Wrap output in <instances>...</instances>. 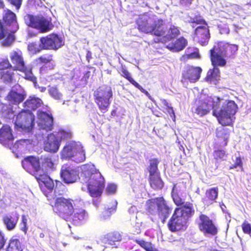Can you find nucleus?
<instances>
[{"mask_svg": "<svg viewBox=\"0 0 251 251\" xmlns=\"http://www.w3.org/2000/svg\"><path fill=\"white\" fill-rule=\"evenodd\" d=\"M104 238L106 243L114 245L115 242H120L122 240V235L118 231H113L106 234Z\"/></svg>", "mask_w": 251, "mask_h": 251, "instance_id": "nucleus-37", "label": "nucleus"}, {"mask_svg": "<svg viewBox=\"0 0 251 251\" xmlns=\"http://www.w3.org/2000/svg\"><path fill=\"white\" fill-rule=\"evenodd\" d=\"M159 163V160L158 158H153L149 160V165L147 168L149 175L160 173L158 167Z\"/></svg>", "mask_w": 251, "mask_h": 251, "instance_id": "nucleus-40", "label": "nucleus"}, {"mask_svg": "<svg viewBox=\"0 0 251 251\" xmlns=\"http://www.w3.org/2000/svg\"><path fill=\"white\" fill-rule=\"evenodd\" d=\"M13 70L9 69V70L3 71L1 73V79L6 82H11L13 78Z\"/></svg>", "mask_w": 251, "mask_h": 251, "instance_id": "nucleus-44", "label": "nucleus"}, {"mask_svg": "<svg viewBox=\"0 0 251 251\" xmlns=\"http://www.w3.org/2000/svg\"><path fill=\"white\" fill-rule=\"evenodd\" d=\"M14 137L9 126H4L0 129V143L4 146L11 149Z\"/></svg>", "mask_w": 251, "mask_h": 251, "instance_id": "nucleus-22", "label": "nucleus"}, {"mask_svg": "<svg viewBox=\"0 0 251 251\" xmlns=\"http://www.w3.org/2000/svg\"><path fill=\"white\" fill-rule=\"evenodd\" d=\"M167 25L165 22L162 19H158L154 21L151 34L163 38L165 33L166 32Z\"/></svg>", "mask_w": 251, "mask_h": 251, "instance_id": "nucleus-28", "label": "nucleus"}, {"mask_svg": "<svg viewBox=\"0 0 251 251\" xmlns=\"http://www.w3.org/2000/svg\"><path fill=\"white\" fill-rule=\"evenodd\" d=\"M195 113L200 116H203L210 111V106L206 100H199L196 101Z\"/></svg>", "mask_w": 251, "mask_h": 251, "instance_id": "nucleus-34", "label": "nucleus"}, {"mask_svg": "<svg viewBox=\"0 0 251 251\" xmlns=\"http://www.w3.org/2000/svg\"><path fill=\"white\" fill-rule=\"evenodd\" d=\"M25 23L28 26H31V15L27 14L25 16Z\"/></svg>", "mask_w": 251, "mask_h": 251, "instance_id": "nucleus-64", "label": "nucleus"}, {"mask_svg": "<svg viewBox=\"0 0 251 251\" xmlns=\"http://www.w3.org/2000/svg\"><path fill=\"white\" fill-rule=\"evenodd\" d=\"M33 175L38 182L40 189L47 198L48 201L50 197H54L56 196L55 194H52L54 188L53 180L46 173H34Z\"/></svg>", "mask_w": 251, "mask_h": 251, "instance_id": "nucleus-7", "label": "nucleus"}, {"mask_svg": "<svg viewBox=\"0 0 251 251\" xmlns=\"http://www.w3.org/2000/svg\"><path fill=\"white\" fill-rule=\"evenodd\" d=\"M50 204L52 206L53 211L60 217L66 221L75 210L76 205V200L71 198H65L64 197H50Z\"/></svg>", "mask_w": 251, "mask_h": 251, "instance_id": "nucleus-4", "label": "nucleus"}, {"mask_svg": "<svg viewBox=\"0 0 251 251\" xmlns=\"http://www.w3.org/2000/svg\"><path fill=\"white\" fill-rule=\"evenodd\" d=\"M26 221L27 219L25 216L22 217V222L21 224V228L25 233L26 232Z\"/></svg>", "mask_w": 251, "mask_h": 251, "instance_id": "nucleus-60", "label": "nucleus"}, {"mask_svg": "<svg viewBox=\"0 0 251 251\" xmlns=\"http://www.w3.org/2000/svg\"><path fill=\"white\" fill-rule=\"evenodd\" d=\"M88 217L87 211L79 206L75 205V210L70 217V219H68L66 221L70 222L72 224L76 226L82 224L86 221Z\"/></svg>", "mask_w": 251, "mask_h": 251, "instance_id": "nucleus-15", "label": "nucleus"}, {"mask_svg": "<svg viewBox=\"0 0 251 251\" xmlns=\"http://www.w3.org/2000/svg\"><path fill=\"white\" fill-rule=\"evenodd\" d=\"M229 130L224 127H219L216 129L215 134L218 143L221 146L227 145L229 137Z\"/></svg>", "mask_w": 251, "mask_h": 251, "instance_id": "nucleus-29", "label": "nucleus"}, {"mask_svg": "<svg viewBox=\"0 0 251 251\" xmlns=\"http://www.w3.org/2000/svg\"><path fill=\"white\" fill-rule=\"evenodd\" d=\"M46 50H57L64 45L63 38L56 33H52L40 39Z\"/></svg>", "mask_w": 251, "mask_h": 251, "instance_id": "nucleus-11", "label": "nucleus"}, {"mask_svg": "<svg viewBox=\"0 0 251 251\" xmlns=\"http://www.w3.org/2000/svg\"><path fill=\"white\" fill-rule=\"evenodd\" d=\"M237 167H239L242 170H243V162L240 156L236 157L234 164L229 166V169H234L237 168Z\"/></svg>", "mask_w": 251, "mask_h": 251, "instance_id": "nucleus-50", "label": "nucleus"}, {"mask_svg": "<svg viewBox=\"0 0 251 251\" xmlns=\"http://www.w3.org/2000/svg\"><path fill=\"white\" fill-rule=\"evenodd\" d=\"M237 104L233 100H228L225 106H223L219 112L214 110L212 112L218 122L223 126H231L233 121L232 116L236 113Z\"/></svg>", "mask_w": 251, "mask_h": 251, "instance_id": "nucleus-6", "label": "nucleus"}, {"mask_svg": "<svg viewBox=\"0 0 251 251\" xmlns=\"http://www.w3.org/2000/svg\"><path fill=\"white\" fill-rule=\"evenodd\" d=\"M0 40H3L1 43L2 46L9 47L15 40L14 35L9 33L3 28L1 23L0 22Z\"/></svg>", "mask_w": 251, "mask_h": 251, "instance_id": "nucleus-32", "label": "nucleus"}, {"mask_svg": "<svg viewBox=\"0 0 251 251\" xmlns=\"http://www.w3.org/2000/svg\"><path fill=\"white\" fill-rule=\"evenodd\" d=\"M79 145L75 141H70L67 142L61 151V158L71 159Z\"/></svg>", "mask_w": 251, "mask_h": 251, "instance_id": "nucleus-24", "label": "nucleus"}, {"mask_svg": "<svg viewBox=\"0 0 251 251\" xmlns=\"http://www.w3.org/2000/svg\"><path fill=\"white\" fill-rule=\"evenodd\" d=\"M12 5L15 6L16 9L18 10L21 5L22 0H8Z\"/></svg>", "mask_w": 251, "mask_h": 251, "instance_id": "nucleus-61", "label": "nucleus"}, {"mask_svg": "<svg viewBox=\"0 0 251 251\" xmlns=\"http://www.w3.org/2000/svg\"><path fill=\"white\" fill-rule=\"evenodd\" d=\"M120 75L124 77L125 79L129 81L134 86L138 88L141 92L145 94L148 96L151 100V96H150L149 92L144 89L136 81H135L132 77L131 74L128 72L125 66H121L118 71Z\"/></svg>", "mask_w": 251, "mask_h": 251, "instance_id": "nucleus-25", "label": "nucleus"}, {"mask_svg": "<svg viewBox=\"0 0 251 251\" xmlns=\"http://www.w3.org/2000/svg\"><path fill=\"white\" fill-rule=\"evenodd\" d=\"M180 4L184 6H190L192 3L193 0H178Z\"/></svg>", "mask_w": 251, "mask_h": 251, "instance_id": "nucleus-63", "label": "nucleus"}, {"mask_svg": "<svg viewBox=\"0 0 251 251\" xmlns=\"http://www.w3.org/2000/svg\"><path fill=\"white\" fill-rule=\"evenodd\" d=\"M5 24L11 27L10 29L11 32H15L19 28L17 23L16 16L14 13L11 10H4V14L3 17Z\"/></svg>", "mask_w": 251, "mask_h": 251, "instance_id": "nucleus-26", "label": "nucleus"}, {"mask_svg": "<svg viewBox=\"0 0 251 251\" xmlns=\"http://www.w3.org/2000/svg\"><path fill=\"white\" fill-rule=\"evenodd\" d=\"M32 168L35 173H46L49 169L53 170L54 163L50 157H44L39 159L32 156Z\"/></svg>", "mask_w": 251, "mask_h": 251, "instance_id": "nucleus-12", "label": "nucleus"}, {"mask_svg": "<svg viewBox=\"0 0 251 251\" xmlns=\"http://www.w3.org/2000/svg\"><path fill=\"white\" fill-rule=\"evenodd\" d=\"M227 156L226 151L223 150H218L213 152L214 158L217 161L225 160Z\"/></svg>", "mask_w": 251, "mask_h": 251, "instance_id": "nucleus-45", "label": "nucleus"}, {"mask_svg": "<svg viewBox=\"0 0 251 251\" xmlns=\"http://www.w3.org/2000/svg\"><path fill=\"white\" fill-rule=\"evenodd\" d=\"M202 71L200 67L188 65L182 71V78L184 81L195 83L200 78Z\"/></svg>", "mask_w": 251, "mask_h": 251, "instance_id": "nucleus-14", "label": "nucleus"}, {"mask_svg": "<svg viewBox=\"0 0 251 251\" xmlns=\"http://www.w3.org/2000/svg\"><path fill=\"white\" fill-rule=\"evenodd\" d=\"M187 45V40L183 37H180L174 42L169 44L167 46V48L171 51L178 52L183 50Z\"/></svg>", "mask_w": 251, "mask_h": 251, "instance_id": "nucleus-35", "label": "nucleus"}, {"mask_svg": "<svg viewBox=\"0 0 251 251\" xmlns=\"http://www.w3.org/2000/svg\"><path fill=\"white\" fill-rule=\"evenodd\" d=\"M15 128L24 133L31 131V112L28 109L19 113L15 120Z\"/></svg>", "mask_w": 251, "mask_h": 251, "instance_id": "nucleus-10", "label": "nucleus"}, {"mask_svg": "<svg viewBox=\"0 0 251 251\" xmlns=\"http://www.w3.org/2000/svg\"><path fill=\"white\" fill-rule=\"evenodd\" d=\"M19 220V216L16 213L3 216L2 221L4 225L8 230L14 229Z\"/></svg>", "mask_w": 251, "mask_h": 251, "instance_id": "nucleus-33", "label": "nucleus"}, {"mask_svg": "<svg viewBox=\"0 0 251 251\" xmlns=\"http://www.w3.org/2000/svg\"><path fill=\"white\" fill-rule=\"evenodd\" d=\"M32 110H34L38 108L43 106V102L41 99L38 98L32 97Z\"/></svg>", "mask_w": 251, "mask_h": 251, "instance_id": "nucleus-51", "label": "nucleus"}, {"mask_svg": "<svg viewBox=\"0 0 251 251\" xmlns=\"http://www.w3.org/2000/svg\"><path fill=\"white\" fill-rule=\"evenodd\" d=\"M61 177L66 183H72L76 181L78 177L77 171L70 166L65 165L62 167Z\"/></svg>", "mask_w": 251, "mask_h": 251, "instance_id": "nucleus-18", "label": "nucleus"}, {"mask_svg": "<svg viewBox=\"0 0 251 251\" xmlns=\"http://www.w3.org/2000/svg\"><path fill=\"white\" fill-rule=\"evenodd\" d=\"M32 82L33 83L34 87L37 89H39V91L41 92H44L46 91V88L43 86L42 85H41V82H39V83L37 81L36 78L34 76H32Z\"/></svg>", "mask_w": 251, "mask_h": 251, "instance_id": "nucleus-52", "label": "nucleus"}, {"mask_svg": "<svg viewBox=\"0 0 251 251\" xmlns=\"http://www.w3.org/2000/svg\"><path fill=\"white\" fill-rule=\"evenodd\" d=\"M192 22L193 23H196L197 24H203L207 25L206 21L204 19L201 18V16L195 17L193 19V21Z\"/></svg>", "mask_w": 251, "mask_h": 251, "instance_id": "nucleus-58", "label": "nucleus"}, {"mask_svg": "<svg viewBox=\"0 0 251 251\" xmlns=\"http://www.w3.org/2000/svg\"><path fill=\"white\" fill-rule=\"evenodd\" d=\"M37 124L39 127L47 132L53 128V118L51 114L39 110L37 113Z\"/></svg>", "mask_w": 251, "mask_h": 251, "instance_id": "nucleus-13", "label": "nucleus"}, {"mask_svg": "<svg viewBox=\"0 0 251 251\" xmlns=\"http://www.w3.org/2000/svg\"><path fill=\"white\" fill-rule=\"evenodd\" d=\"M9 57L11 61V68L13 70L24 71L25 67L22 53L21 50H17L10 52Z\"/></svg>", "mask_w": 251, "mask_h": 251, "instance_id": "nucleus-17", "label": "nucleus"}, {"mask_svg": "<svg viewBox=\"0 0 251 251\" xmlns=\"http://www.w3.org/2000/svg\"><path fill=\"white\" fill-rule=\"evenodd\" d=\"M238 50V46L236 44H230L224 41L216 42L212 48L209 50V54L216 58L218 56L225 61L226 65V59H232L234 58Z\"/></svg>", "mask_w": 251, "mask_h": 251, "instance_id": "nucleus-5", "label": "nucleus"}, {"mask_svg": "<svg viewBox=\"0 0 251 251\" xmlns=\"http://www.w3.org/2000/svg\"><path fill=\"white\" fill-rule=\"evenodd\" d=\"M117 190V186L113 183L108 184L107 186L105 192L107 195H110L114 194Z\"/></svg>", "mask_w": 251, "mask_h": 251, "instance_id": "nucleus-53", "label": "nucleus"}, {"mask_svg": "<svg viewBox=\"0 0 251 251\" xmlns=\"http://www.w3.org/2000/svg\"><path fill=\"white\" fill-rule=\"evenodd\" d=\"M164 104L166 106V110L167 112L170 115L173 121H175L176 120V116L173 108L172 106H169L168 103L166 101L164 100Z\"/></svg>", "mask_w": 251, "mask_h": 251, "instance_id": "nucleus-55", "label": "nucleus"}, {"mask_svg": "<svg viewBox=\"0 0 251 251\" xmlns=\"http://www.w3.org/2000/svg\"><path fill=\"white\" fill-rule=\"evenodd\" d=\"M148 181L151 188L154 191L161 190L164 186L160 173L149 175Z\"/></svg>", "mask_w": 251, "mask_h": 251, "instance_id": "nucleus-30", "label": "nucleus"}, {"mask_svg": "<svg viewBox=\"0 0 251 251\" xmlns=\"http://www.w3.org/2000/svg\"><path fill=\"white\" fill-rule=\"evenodd\" d=\"M6 241L4 233L0 230V250L4 247Z\"/></svg>", "mask_w": 251, "mask_h": 251, "instance_id": "nucleus-62", "label": "nucleus"}, {"mask_svg": "<svg viewBox=\"0 0 251 251\" xmlns=\"http://www.w3.org/2000/svg\"><path fill=\"white\" fill-rule=\"evenodd\" d=\"M79 180L82 189L87 190L92 197L101 196L105 187L104 178L94 164L88 163L82 166Z\"/></svg>", "mask_w": 251, "mask_h": 251, "instance_id": "nucleus-2", "label": "nucleus"}, {"mask_svg": "<svg viewBox=\"0 0 251 251\" xmlns=\"http://www.w3.org/2000/svg\"><path fill=\"white\" fill-rule=\"evenodd\" d=\"M25 91L19 85H15L7 95V100L11 104H17L25 98Z\"/></svg>", "mask_w": 251, "mask_h": 251, "instance_id": "nucleus-19", "label": "nucleus"}, {"mask_svg": "<svg viewBox=\"0 0 251 251\" xmlns=\"http://www.w3.org/2000/svg\"><path fill=\"white\" fill-rule=\"evenodd\" d=\"M110 99L108 98H94L95 102L98 106L100 110L103 112L108 111L110 104Z\"/></svg>", "mask_w": 251, "mask_h": 251, "instance_id": "nucleus-39", "label": "nucleus"}, {"mask_svg": "<svg viewBox=\"0 0 251 251\" xmlns=\"http://www.w3.org/2000/svg\"><path fill=\"white\" fill-rule=\"evenodd\" d=\"M219 189L217 187L210 188L205 192V198L203 201L206 203L212 204L216 201L218 196Z\"/></svg>", "mask_w": 251, "mask_h": 251, "instance_id": "nucleus-36", "label": "nucleus"}, {"mask_svg": "<svg viewBox=\"0 0 251 251\" xmlns=\"http://www.w3.org/2000/svg\"><path fill=\"white\" fill-rule=\"evenodd\" d=\"M242 228L244 233L250 234L251 233V225L247 221H245L242 225Z\"/></svg>", "mask_w": 251, "mask_h": 251, "instance_id": "nucleus-56", "label": "nucleus"}, {"mask_svg": "<svg viewBox=\"0 0 251 251\" xmlns=\"http://www.w3.org/2000/svg\"><path fill=\"white\" fill-rule=\"evenodd\" d=\"M171 197L174 203L178 207L175 209L167 226L169 229L174 232L186 228L189 219L194 215L195 211L192 202L187 201L184 203L178 194L176 184L173 185Z\"/></svg>", "mask_w": 251, "mask_h": 251, "instance_id": "nucleus-1", "label": "nucleus"}, {"mask_svg": "<svg viewBox=\"0 0 251 251\" xmlns=\"http://www.w3.org/2000/svg\"><path fill=\"white\" fill-rule=\"evenodd\" d=\"M22 164L23 168L29 174H31V156L25 157L22 161Z\"/></svg>", "mask_w": 251, "mask_h": 251, "instance_id": "nucleus-46", "label": "nucleus"}, {"mask_svg": "<svg viewBox=\"0 0 251 251\" xmlns=\"http://www.w3.org/2000/svg\"><path fill=\"white\" fill-rule=\"evenodd\" d=\"M57 133L59 135L60 139L59 140H67L72 138V134L70 130H66L63 129H60Z\"/></svg>", "mask_w": 251, "mask_h": 251, "instance_id": "nucleus-47", "label": "nucleus"}, {"mask_svg": "<svg viewBox=\"0 0 251 251\" xmlns=\"http://www.w3.org/2000/svg\"><path fill=\"white\" fill-rule=\"evenodd\" d=\"M210 37L209 30L207 27L199 26L196 28L194 38L201 45H207Z\"/></svg>", "mask_w": 251, "mask_h": 251, "instance_id": "nucleus-20", "label": "nucleus"}, {"mask_svg": "<svg viewBox=\"0 0 251 251\" xmlns=\"http://www.w3.org/2000/svg\"><path fill=\"white\" fill-rule=\"evenodd\" d=\"M85 159V151L82 146L80 145L71 159L77 163H80L83 162Z\"/></svg>", "mask_w": 251, "mask_h": 251, "instance_id": "nucleus-41", "label": "nucleus"}, {"mask_svg": "<svg viewBox=\"0 0 251 251\" xmlns=\"http://www.w3.org/2000/svg\"><path fill=\"white\" fill-rule=\"evenodd\" d=\"M146 210L149 215H158L164 224L172 212L173 208L163 196L150 199L146 202Z\"/></svg>", "mask_w": 251, "mask_h": 251, "instance_id": "nucleus-3", "label": "nucleus"}, {"mask_svg": "<svg viewBox=\"0 0 251 251\" xmlns=\"http://www.w3.org/2000/svg\"><path fill=\"white\" fill-rule=\"evenodd\" d=\"M200 57V54L198 50L190 53L185 54L183 56V58L185 60L190 59H199Z\"/></svg>", "mask_w": 251, "mask_h": 251, "instance_id": "nucleus-54", "label": "nucleus"}, {"mask_svg": "<svg viewBox=\"0 0 251 251\" xmlns=\"http://www.w3.org/2000/svg\"><path fill=\"white\" fill-rule=\"evenodd\" d=\"M60 144L61 140H59L55 135L51 133L48 135L47 139L44 143V150L49 152H57Z\"/></svg>", "mask_w": 251, "mask_h": 251, "instance_id": "nucleus-16", "label": "nucleus"}, {"mask_svg": "<svg viewBox=\"0 0 251 251\" xmlns=\"http://www.w3.org/2000/svg\"><path fill=\"white\" fill-rule=\"evenodd\" d=\"M14 148H25L29 151L31 148V141L30 139H21L16 143L13 146Z\"/></svg>", "mask_w": 251, "mask_h": 251, "instance_id": "nucleus-43", "label": "nucleus"}, {"mask_svg": "<svg viewBox=\"0 0 251 251\" xmlns=\"http://www.w3.org/2000/svg\"><path fill=\"white\" fill-rule=\"evenodd\" d=\"M209 58L213 68L207 71L205 80L210 83L216 84L220 79V71L218 67L226 66L225 61L217 56L216 58L209 54Z\"/></svg>", "mask_w": 251, "mask_h": 251, "instance_id": "nucleus-9", "label": "nucleus"}, {"mask_svg": "<svg viewBox=\"0 0 251 251\" xmlns=\"http://www.w3.org/2000/svg\"><path fill=\"white\" fill-rule=\"evenodd\" d=\"M94 98H108L111 99L113 97L112 88L108 85H103L94 92Z\"/></svg>", "mask_w": 251, "mask_h": 251, "instance_id": "nucleus-31", "label": "nucleus"}, {"mask_svg": "<svg viewBox=\"0 0 251 251\" xmlns=\"http://www.w3.org/2000/svg\"><path fill=\"white\" fill-rule=\"evenodd\" d=\"M12 64H10L8 59H3L0 62V70H6L10 68H11Z\"/></svg>", "mask_w": 251, "mask_h": 251, "instance_id": "nucleus-57", "label": "nucleus"}, {"mask_svg": "<svg viewBox=\"0 0 251 251\" xmlns=\"http://www.w3.org/2000/svg\"><path fill=\"white\" fill-rule=\"evenodd\" d=\"M53 61V55L52 54L46 53L40 56L34 60V64L37 66L42 64H47L51 63Z\"/></svg>", "mask_w": 251, "mask_h": 251, "instance_id": "nucleus-38", "label": "nucleus"}, {"mask_svg": "<svg viewBox=\"0 0 251 251\" xmlns=\"http://www.w3.org/2000/svg\"><path fill=\"white\" fill-rule=\"evenodd\" d=\"M198 226L200 231L206 236H216L219 232L217 225L207 215L201 213L200 214Z\"/></svg>", "mask_w": 251, "mask_h": 251, "instance_id": "nucleus-8", "label": "nucleus"}, {"mask_svg": "<svg viewBox=\"0 0 251 251\" xmlns=\"http://www.w3.org/2000/svg\"><path fill=\"white\" fill-rule=\"evenodd\" d=\"M153 22V20L148 16L142 15L137 19L136 24L138 29L141 32L149 34L151 33Z\"/></svg>", "mask_w": 251, "mask_h": 251, "instance_id": "nucleus-23", "label": "nucleus"}, {"mask_svg": "<svg viewBox=\"0 0 251 251\" xmlns=\"http://www.w3.org/2000/svg\"><path fill=\"white\" fill-rule=\"evenodd\" d=\"M180 34V30L178 27L174 25H171L169 28L167 27L166 32L164 34L163 38H160L155 43H165L176 38Z\"/></svg>", "mask_w": 251, "mask_h": 251, "instance_id": "nucleus-27", "label": "nucleus"}, {"mask_svg": "<svg viewBox=\"0 0 251 251\" xmlns=\"http://www.w3.org/2000/svg\"><path fill=\"white\" fill-rule=\"evenodd\" d=\"M32 27L36 28L41 33H46L53 28V25L50 21L44 17L35 19L32 16Z\"/></svg>", "mask_w": 251, "mask_h": 251, "instance_id": "nucleus-21", "label": "nucleus"}, {"mask_svg": "<svg viewBox=\"0 0 251 251\" xmlns=\"http://www.w3.org/2000/svg\"><path fill=\"white\" fill-rule=\"evenodd\" d=\"M144 250L146 251H158L154 246L150 242H148Z\"/></svg>", "mask_w": 251, "mask_h": 251, "instance_id": "nucleus-59", "label": "nucleus"}, {"mask_svg": "<svg viewBox=\"0 0 251 251\" xmlns=\"http://www.w3.org/2000/svg\"><path fill=\"white\" fill-rule=\"evenodd\" d=\"M43 50H46L45 48L44 47V44L41 43L40 41V43L34 42L32 43V53H38L41 52Z\"/></svg>", "mask_w": 251, "mask_h": 251, "instance_id": "nucleus-49", "label": "nucleus"}, {"mask_svg": "<svg viewBox=\"0 0 251 251\" xmlns=\"http://www.w3.org/2000/svg\"><path fill=\"white\" fill-rule=\"evenodd\" d=\"M50 95L56 100H60L62 95L60 93L56 87H51L49 90Z\"/></svg>", "mask_w": 251, "mask_h": 251, "instance_id": "nucleus-48", "label": "nucleus"}, {"mask_svg": "<svg viewBox=\"0 0 251 251\" xmlns=\"http://www.w3.org/2000/svg\"><path fill=\"white\" fill-rule=\"evenodd\" d=\"M21 243L16 238L11 239L8 243L6 251H22Z\"/></svg>", "mask_w": 251, "mask_h": 251, "instance_id": "nucleus-42", "label": "nucleus"}]
</instances>
